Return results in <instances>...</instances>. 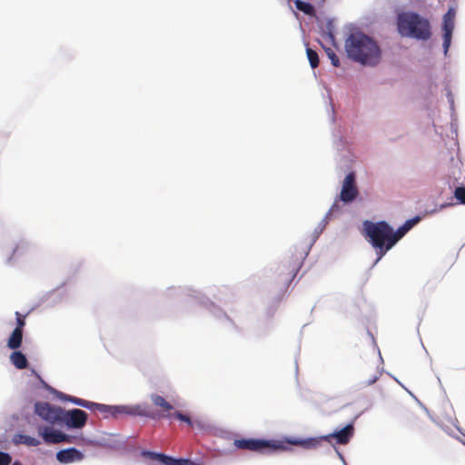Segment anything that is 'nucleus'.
Masks as SVG:
<instances>
[{
  "label": "nucleus",
  "instance_id": "obj_1",
  "mask_svg": "<svg viewBox=\"0 0 465 465\" xmlns=\"http://www.w3.org/2000/svg\"><path fill=\"white\" fill-rule=\"evenodd\" d=\"M345 49L351 59L362 64L375 65L381 59V50L376 42L361 32L350 35Z\"/></svg>",
  "mask_w": 465,
  "mask_h": 465
},
{
  "label": "nucleus",
  "instance_id": "obj_9",
  "mask_svg": "<svg viewBox=\"0 0 465 465\" xmlns=\"http://www.w3.org/2000/svg\"><path fill=\"white\" fill-rule=\"evenodd\" d=\"M456 16V10L454 7H450L448 12L443 16V48L447 53L450 45L452 33L454 30V20Z\"/></svg>",
  "mask_w": 465,
  "mask_h": 465
},
{
  "label": "nucleus",
  "instance_id": "obj_5",
  "mask_svg": "<svg viewBox=\"0 0 465 465\" xmlns=\"http://www.w3.org/2000/svg\"><path fill=\"white\" fill-rule=\"evenodd\" d=\"M354 428L352 424H348L341 430L331 433L322 438H310L306 440H289L288 442L292 445L302 446L305 449L317 448L322 440L331 441V439L335 440L337 444H347L353 436Z\"/></svg>",
  "mask_w": 465,
  "mask_h": 465
},
{
  "label": "nucleus",
  "instance_id": "obj_18",
  "mask_svg": "<svg viewBox=\"0 0 465 465\" xmlns=\"http://www.w3.org/2000/svg\"><path fill=\"white\" fill-rule=\"evenodd\" d=\"M23 341V331L14 330L7 341V347L11 350H17Z\"/></svg>",
  "mask_w": 465,
  "mask_h": 465
},
{
  "label": "nucleus",
  "instance_id": "obj_7",
  "mask_svg": "<svg viewBox=\"0 0 465 465\" xmlns=\"http://www.w3.org/2000/svg\"><path fill=\"white\" fill-rule=\"evenodd\" d=\"M64 409L59 406L52 405L45 401L35 403V413L46 422L54 424H62Z\"/></svg>",
  "mask_w": 465,
  "mask_h": 465
},
{
  "label": "nucleus",
  "instance_id": "obj_12",
  "mask_svg": "<svg viewBox=\"0 0 465 465\" xmlns=\"http://www.w3.org/2000/svg\"><path fill=\"white\" fill-rule=\"evenodd\" d=\"M40 434L45 442L49 444H57L61 442H70V436L59 431L52 430L48 427L40 428Z\"/></svg>",
  "mask_w": 465,
  "mask_h": 465
},
{
  "label": "nucleus",
  "instance_id": "obj_26",
  "mask_svg": "<svg viewBox=\"0 0 465 465\" xmlns=\"http://www.w3.org/2000/svg\"><path fill=\"white\" fill-rule=\"evenodd\" d=\"M326 53L331 62V64L335 67L340 66V60H339V57L336 55V54L331 48H328L326 50Z\"/></svg>",
  "mask_w": 465,
  "mask_h": 465
},
{
  "label": "nucleus",
  "instance_id": "obj_6",
  "mask_svg": "<svg viewBox=\"0 0 465 465\" xmlns=\"http://www.w3.org/2000/svg\"><path fill=\"white\" fill-rule=\"evenodd\" d=\"M233 446L240 450L266 453L277 450H284L285 447L281 442L260 439H240L234 440Z\"/></svg>",
  "mask_w": 465,
  "mask_h": 465
},
{
  "label": "nucleus",
  "instance_id": "obj_27",
  "mask_svg": "<svg viewBox=\"0 0 465 465\" xmlns=\"http://www.w3.org/2000/svg\"><path fill=\"white\" fill-rule=\"evenodd\" d=\"M11 461L12 458L8 453L0 451V465H9Z\"/></svg>",
  "mask_w": 465,
  "mask_h": 465
},
{
  "label": "nucleus",
  "instance_id": "obj_8",
  "mask_svg": "<svg viewBox=\"0 0 465 465\" xmlns=\"http://www.w3.org/2000/svg\"><path fill=\"white\" fill-rule=\"evenodd\" d=\"M87 418V413L80 409L64 410L62 423L68 428L81 429L85 425Z\"/></svg>",
  "mask_w": 465,
  "mask_h": 465
},
{
  "label": "nucleus",
  "instance_id": "obj_14",
  "mask_svg": "<svg viewBox=\"0 0 465 465\" xmlns=\"http://www.w3.org/2000/svg\"><path fill=\"white\" fill-rule=\"evenodd\" d=\"M302 266V262L300 260H296L293 262L283 263L280 268V274H283L285 277L283 279V283L288 285L296 276Z\"/></svg>",
  "mask_w": 465,
  "mask_h": 465
},
{
  "label": "nucleus",
  "instance_id": "obj_24",
  "mask_svg": "<svg viewBox=\"0 0 465 465\" xmlns=\"http://www.w3.org/2000/svg\"><path fill=\"white\" fill-rule=\"evenodd\" d=\"M172 417H174L175 419H177L181 421L186 422L189 426H193L191 418L186 414H183L179 411H175V412L172 413Z\"/></svg>",
  "mask_w": 465,
  "mask_h": 465
},
{
  "label": "nucleus",
  "instance_id": "obj_15",
  "mask_svg": "<svg viewBox=\"0 0 465 465\" xmlns=\"http://www.w3.org/2000/svg\"><path fill=\"white\" fill-rule=\"evenodd\" d=\"M381 375V372L375 364L370 365L362 373L361 384L363 386L372 385L379 380Z\"/></svg>",
  "mask_w": 465,
  "mask_h": 465
},
{
  "label": "nucleus",
  "instance_id": "obj_31",
  "mask_svg": "<svg viewBox=\"0 0 465 465\" xmlns=\"http://www.w3.org/2000/svg\"><path fill=\"white\" fill-rule=\"evenodd\" d=\"M12 465H22L19 461H15Z\"/></svg>",
  "mask_w": 465,
  "mask_h": 465
},
{
  "label": "nucleus",
  "instance_id": "obj_17",
  "mask_svg": "<svg viewBox=\"0 0 465 465\" xmlns=\"http://www.w3.org/2000/svg\"><path fill=\"white\" fill-rule=\"evenodd\" d=\"M64 400L66 401H69L78 406H81V407H84V408H86V409H89V410H94V409H98V410H102L104 408V405H101V404H98V403H94V402H91V401H85V400H83V399H80V398H76V397H74V396H65L64 397Z\"/></svg>",
  "mask_w": 465,
  "mask_h": 465
},
{
  "label": "nucleus",
  "instance_id": "obj_22",
  "mask_svg": "<svg viewBox=\"0 0 465 465\" xmlns=\"http://www.w3.org/2000/svg\"><path fill=\"white\" fill-rule=\"evenodd\" d=\"M406 233L407 232H405V230L403 229L402 226L398 228V230L396 232H394L393 229L391 228V237H392V239L391 240V243L395 245L397 243V242L399 240H401Z\"/></svg>",
  "mask_w": 465,
  "mask_h": 465
},
{
  "label": "nucleus",
  "instance_id": "obj_10",
  "mask_svg": "<svg viewBox=\"0 0 465 465\" xmlns=\"http://www.w3.org/2000/svg\"><path fill=\"white\" fill-rule=\"evenodd\" d=\"M142 455L144 458L157 460L163 465H199L196 462L189 460V459H175L171 456H167L163 453H158L153 451L145 450L143 451Z\"/></svg>",
  "mask_w": 465,
  "mask_h": 465
},
{
  "label": "nucleus",
  "instance_id": "obj_29",
  "mask_svg": "<svg viewBox=\"0 0 465 465\" xmlns=\"http://www.w3.org/2000/svg\"><path fill=\"white\" fill-rule=\"evenodd\" d=\"M338 210H339V204H338V203H337V202H335V203L331 205V209L329 210V212H328V213H327V215H326V218H328L329 216H331L334 212H336V211H338Z\"/></svg>",
  "mask_w": 465,
  "mask_h": 465
},
{
  "label": "nucleus",
  "instance_id": "obj_11",
  "mask_svg": "<svg viewBox=\"0 0 465 465\" xmlns=\"http://www.w3.org/2000/svg\"><path fill=\"white\" fill-rule=\"evenodd\" d=\"M358 189L355 182V174L350 173L346 175L340 194V200L344 203H351L358 196Z\"/></svg>",
  "mask_w": 465,
  "mask_h": 465
},
{
  "label": "nucleus",
  "instance_id": "obj_13",
  "mask_svg": "<svg viewBox=\"0 0 465 465\" xmlns=\"http://www.w3.org/2000/svg\"><path fill=\"white\" fill-rule=\"evenodd\" d=\"M56 459L60 463L68 464L81 461L84 459V454L75 448H68L59 450L56 453Z\"/></svg>",
  "mask_w": 465,
  "mask_h": 465
},
{
  "label": "nucleus",
  "instance_id": "obj_23",
  "mask_svg": "<svg viewBox=\"0 0 465 465\" xmlns=\"http://www.w3.org/2000/svg\"><path fill=\"white\" fill-rule=\"evenodd\" d=\"M454 197L462 204H465V187L459 186L454 191Z\"/></svg>",
  "mask_w": 465,
  "mask_h": 465
},
{
  "label": "nucleus",
  "instance_id": "obj_2",
  "mask_svg": "<svg viewBox=\"0 0 465 465\" xmlns=\"http://www.w3.org/2000/svg\"><path fill=\"white\" fill-rule=\"evenodd\" d=\"M397 25L402 36L426 41L431 36L428 19L413 12H405L398 15Z\"/></svg>",
  "mask_w": 465,
  "mask_h": 465
},
{
  "label": "nucleus",
  "instance_id": "obj_28",
  "mask_svg": "<svg viewBox=\"0 0 465 465\" xmlns=\"http://www.w3.org/2000/svg\"><path fill=\"white\" fill-rule=\"evenodd\" d=\"M420 221L419 217H415L410 220H407L404 223L409 226V228H412L418 222Z\"/></svg>",
  "mask_w": 465,
  "mask_h": 465
},
{
  "label": "nucleus",
  "instance_id": "obj_19",
  "mask_svg": "<svg viewBox=\"0 0 465 465\" xmlns=\"http://www.w3.org/2000/svg\"><path fill=\"white\" fill-rule=\"evenodd\" d=\"M14 442L15 444H25L30 447H36L40 444V440L36 438L25 435V434H16L14 437Z\"/></svg>",
  "mask_w": 465,
  "mask_h": 465
},
{
  "label": "nucleus",
  "instance_id": "obj_20",
  "mask_svg": "<svg viewBox=\"0 0 465 465\" xmlns=\"http://www.w3.org/2000/svg\"><path fill=\"white\" fill-rule=\"evenodd\" d=\"M294 5L298 10L303 12L304 14L309 15H314L315 10H314V7L311 4L302 1V0H295Z\"/></svg>",
  "mask_w": 465,
  "mask_h": 465
},
{
  "label": "nucleus",
  "instance_id": "obj_3",
  "mask_svg": "<svg viewBox=\"0 0 465 465\" xmlns=\"http://www.w3.org/2000/svg\"><path fill=\"white\" fill-rule=\"evenodd\" d=\"M363 229L369 242L376 251L378 261L394 246L391 243V240L392 239L391 227L388 223L384 221L377 223L365 221L363 223Z\"/></svg>",
  "mask_w": 465,
  "mask_h": 465
},
{
  "label": "nucleus",
  "instance_id": "obj_4",
  "mask_svg": "<svg viewBox=\"0 0 465 465\" xmlns=\"http://www.w3.org/2000/svg\"><path fill=\"white\" fill-rule=\"evenodd\" d=\"M151 401L155 407L160 409L158 412L150 411L145 407L140 405H118V414L144 416L152 419L172 417L171 411L173 410V407L163 397L158 394H152Z\"/></svg>",
  "mask_w": 465,
  "mask_h": 465
},
{
  "label": "nucleus",
  "instance_id": "obj_25",
  "mask_svg": "<svg viewBox=\"0 0 465 465\" xmlns=\"http://www.w3.org/2000/svg\"><path fill=\"white\" fill-rule=\"evenodd\" d=\"M16 317V327L14 330L23 331L25 326V316H23L20 312H15Z\"/></svg>",
  "mask_w": 465,
  "mask_h": 465
},
{
  "label": "nucleus",
  "instance_id": "obj_21",
  "mask_svg": "<svg viewBox=\"0 0 465 465\" xmlns=\"http://www.w3.org/2000/svg\"><path fill=\"white\" fill-rule=\"evenodd\" d=\"M306 54L308 60L310 62V64L312 68H316L319 65V56L316 51L312 50V48L308 47L306 49Z\"/></svg>",
  "mask_w": 465,
  "mask_h": 465
},
{
  "label": "nucleus",
  "instance_id": "obj_16",
  "mask_svg": "<svg viewBox=\"0 0 465 465\" xmlns=\"http://www.w3.org/2000/svg\"><path fill=\"white\" fill-rule=\"evenodd\" d=\"M10 361L12 364L19 370L25 369L28 365V361L25 355L19 351L15 350V351L11 353Z\"/></svg>",
  "mask_w": 465,
  "mask_h": 465
},
{
  "label": "nucleus",
  "instance_id": "obj_30",
  "mask_svg": "<svg viewBox=\"0 0 465 465\" xmlns=\"http://www.w3.org/2000/svg\"><path fill=\"white\" fill-rule=\"evenodd\" d=\"M401 226L403 227L406 232H408L411 230V228H409V226L405 223H403Z\"/></svg>",
  "mask_w": 465,
  "mask_h": 465
}]
</instances>
